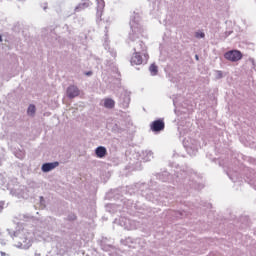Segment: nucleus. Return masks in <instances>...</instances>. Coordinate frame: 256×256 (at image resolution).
<instances>
[{
    "label": "nucleus",
    "instance_id": "obj_8",
    "mask_svg": "<svg viewBox=\"0 0 256 256\" xmlns=\"http://www.w3.org/2000/svg\"><path fill=\"white\" fill-rule=\"evenodd\" d=\"M36 111H37V109L35 108V105L30 104L29 107H28V110H27V114H28L30 117H34Z\"/></svg>",
    "mask_w": 256,
    "mask_h": 256
},
{
    "label": "nucleus",
    "instance_id": "obj_3",
    "mask_svg": "<svg viewBox=\"0 0 256 256\" xmlns=\"http://www.w3.org/2000/svg\"><path fill=\"white\" fill-rule=\"evenodd\" d=\"M150 129L154 133H159L165 129V122L162 119L155 120L150 124Z\"/></svg>",
    "mask_w": 256,
    "mask_h": 256
},
{
    "label": "nucleus",
    "instance_id": "obj_10",
    "mask_svg": "<svg viewBox=\"0 0 256 256\" xmlns=\"http://www.w3.org/2000/svg\"><path fill=\"white\" fill-rule=\"evenodd\" d=\"M195 37L197 39H203V38H205V33H203V32H196L195 33Z\"/></svg>",
    "mask_w": 256,
    "mask_h": 256
},
{
    "label": "nucleus",
    "instance_id": "obj_5",
    "mask_svg": "<svg viewBox=\"0 0 256 256\" xmlns=\"http://www.w3.org/2000/svg\"><path fill=\"white\" fill-rule=\"evenodd\" d=\"M67 96L70 99H74V97H79V88L77 86H70L67 89Z\"/></svg>",
    "mask_w": 256,
    "mask_h": 256
},
{
    "label": "nucleus",
    "instance_id": "obj_11",
    "mask_svg": "<svg viewBox=\"0 0 256 256\" xmlns=\"http://www.w3.org/2000/svg\"><path fill=\"white\" fill-rule=\"evenodd\" d=\"M85 75H87V76L93 75V72L92 71H88V72L85 73Z\"/></svg>",
    "mask_w": 256,
    "mask_h": 256
},
{
    "label": "nucleus",
    "instance_id": "obj_1",
    "mask_svg": "<svg viewBox=\"0 0 256 256\" xmlns=\"http://www.w3.org/2000/svg\"><path fill=\"white\" fill-rule=\"evenodd\" d=\"M149 61V54L144 53L143 56L139 52H134L131 56L130 63L132 66L143 65Z\"/></svg>",
    "mask_w": 256,
    "mask_h": 256
},
{
    "label": "nucleus",
    "instance_id": "obj_6",
    "mask_svg": "<svg viewBox=\"0 0 256 256\" xmlns=\"http://www.w3.org/2000/svg\"><path fill=\"white\" fill-rule=\"evenodd\" d=\"M95 153L96 157H98L99 159H103V157L107 155V148L99 146L96 148Z\"/></svg>",
    "mask_w": 256,
    "mask_h": 256
},
{
    "label": "nucleus",
    "instance_id": "obj_2",
    "mask_svg": "<svg viewBox=\"0 0 256 256\" xmlns=\"http://www.w3.org/2000/svg\"><path fill=\"white\" fill-rule=\"evenodd\" d=\"M224 58L232 63H237V61H241L243 59V53L239 50H230L224 54Z\"/></svg>",
    "mask_w": 256,
    "mask_h": 256
},
{
    "label": "nucleus",
    "instance_id": "obj_13",
    "mask_svg": "<svg viewBox=\"0 0 256 256\" xmlns=\"http://www.w3.org/2000/svg\"><path fill=\"white\" fill-rule=\"evenodd\" d=\"M3 42V37L0 35V43Z\"/></svg>",
    "mask_w": 256,
    "mask_h": 256
},
{
    "label": "nucleus",
    "instance_id": "obj_7",
    "mask_svg": "<svg viewBox=\"0 0 256 256\" xmlns=\"http://www.w3.org/2000/svg\"><path fill=\"white\" fill-rule=\"evenodd\" d=\"M104 107L106 109H113V107H115V100H113L111 98H105L104 99Z\"/></svg>",
    "mask_w": 256,
    "mask_h": 256
},
{
    "label": "nucleus",
    "instance_id": "obj_4",
    "mask_svg": "<svg viewBox=\"0 0 256 256\" xmlns=\"http://www.w3.org/2000/svg\"><path fill=\"white\" fill-rule=\"evenodd\" d=\"M56 167H59V162L45 163L42 165V171L43 173H49V171H53Z\"/></svg>",
    "mask_w": 256,
    "mask_h": 256
},
{
    "label": "nucleus",
    "instance_id": "obj_12",
    "mask_svg": "<svg viewBox=\"0 0 256 256\" xmlns=\"http://www.w3.org/2000/svg\"><path fill=\"white\" fill-rule=\"evenodd\" d=\"M195 59H196V61H199V55H195Z\"/></svg>",
    "mask_w": 256,
    "mask_h": 256
},
{
    "label": "nucleus",
    "instance_id": "obj_9",
    "mask_svg": "<svg viewBox=\"0 0 256 256\" xmlns=\"http://www.w3.org/2000/svg\"><path fill=\"white\" fill-rule=\"evenodd\" d=\"M149 71L151 75L155 76L157 75V73H159V68L157 67V65L151 64V66L149 67Z\"/></svg>",
    "mask_w": 256,
    "mask_h": 256
}]
</instances>
